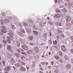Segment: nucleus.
I'll list each match as a JSON object with an SVG mask.
<instances>
[{
    "label": "nucleus",
    "instance_id": "393cba45",
    "mask_svg": "<svg viewBox=\"0 0 73 73\" xmlns=\"http://www.w3.org/2000/svg\"><path fill=\"white\" fill-rule=\"evenodd\" d=\"M18 34H19V35L20 36H21L22 37H23V36H24L23 35V33H21L20 32H18Z\"/></svg>",
    "mask_w": 73,
    "mask_h": 73
},
{
    "label": "nucleus",
    "instance_id": "0eeeda50",
    "mask_svg": "<svg viewBox=\"0 0 73 73\" xmlns=\"http://www.w3.org/2000/svg\"><path fill=\"white\" fill-rule=\"evenodd\" d=\"M22 48L23 49L26 50H28V47H27V46L26 45H23L22 46Z\"/></svg>",
    "mask_w": 73,
    "mask_h": 73
},
{
    "label": "nucleus",
    "instance_id": "a878e982",
    "mask_svg": "<svg viewBox=\"0 0 73 73\" xmlns=\"http://www.w3.org/2000/svg\"><path fill=\"white\" fill-rule=\"evenodd\" d=\"M1 28L2 29H6V28L4 26H2L1 27Z\"/></svg>",
    "mask_w": 73,
    "mask_h": 73
},
{
    "label": "nucleus",
    "instance_id": "2f4dec72",
    "mask_svg": "<svg viewBox=\"0 0 73 73\" xmlns=\"http://www.w3.org/2000/svg\"><path fill=\"white\" fill-rule=\"evenodd\" d=\"M55 58L56 59V60H57L60 57L58 56H55Z\"/></svg>",
    "mask_w": 73,
    "mask_h": 73
},
{
    "label": "nucleus",
    "instance_id": "864d4df0",
    "mask_svg": "<svg viewBox=\"0 0 73 73\" xmlns=\"http://www.w3.org/2000/svg\"><path fill=\"white\" fill-rule=\"evenodd\" d=\"M22 32L24 33V32H25V31H24V30L23 29H22Z\"/></svg>",
    "mask_w": 73,
    "mask_h": 73
},
{
    "label": "nucleus",
    "instance_id": "6e6552de",
    "mask_svg": "<svg viewBox=\"0 0 73 73\" xmlns=\"http://www.w3.org/2000/svg\"><path fill=\"white\" fill-rule=\"evenodd\" d=\"M61 17V15L59 14H56L55 15V18H60Z\"/></svg>",
    "mask_w": 73,
    "mask_h": 73
},
{
    "label": "nucleus",
    "instance_id": "13d9d810",
    "mask_svg": "<svg viewBox=\"0 0 73 73\" xmlns=\"http://www.w3.org/2000/svg\"><path fill=\"white\" fill-rule=\"evenodd\" d=\"M1 65H2V63L0 61V66H1Z\"/></svg>",
    "mask_w": 73,
    "mask_h": 73
},
{
    "label": "nucleus",
    "instance_id": "a211bd4d",
    "mask_svg": "<svg viewBox=\"0 0 73 73\" xmlns=\"http://www.w3.org/2000/svg\"><path fill=\"white\" fill-rule=\"evenodd\" d=\"M33 27L34 29H35V30H37V27H36L35 25H33Z\"/></svg>",
    "mask_w": 73,
    "mask_h": 73
},
{
    "label": "nucleus",
    "instance_id": "b1692460",
    "mask_svg": "<svg viewBox=\"0 0 73 73\" xmlns=\"http://www.w3.org/2000/svg\"><path fill=\"white\" fill-rule=\"evenodd\" d=\"M15 66L17 67H18V66H20V64L19 63H17L15 64Z\"/></svg>",
    "mask_w": 73,
    "mask_h": 73
},
{
    "label": "nucleus",
    "instance_id": "7c9ffc66",
    "mask_svg": "<svg viewBox=\"0 0 73 73\" xmlns=\"http://www.w3.org/2000/svg\"><path fill=\"white\" fill-rule=\"evenodd\" d=\"M48 41L49 44H52V40L51 39L49 40Z\"/></svg>",
    "mask_w": 73,
    "mask_h": 73
},
{
    "label": "nucleus",
    "instance_id": "8fccbe9b",
    "mask_svg": "<svg viewBox=\"0 0 73 73\" xmlns=\"http://www.w3.org/2000/svg\"><path fill=\"white\" fill-rule=\"evenodd\" d=\"M66 1L67 2H68L69 4H70V0H66Z\"/></svg>",
    "mask_w": 73,
    "mask_h": 73
},
{
    "label": "nucleus",
    "instance_id": "6ab92c4d",
    "mask_svg": "<svg viewBox=\"0 0 73 73\" xmlns=\"http://www.w3.org/2000/svg\"><path fill=\"white\" fill-rule=\"evenodd\" d=\"M64 58L66 60H69V57H68V56H64Z\"/></svg>",
    "mask_w": 73,
    "mask_h": 73
},
{
    "label": "nucleus",
    "instance_id": "423d86ee",
    "mask_svg": "<svg viewBox=\"0 0 73 73\" xmlns=\"http://www.w3.org/2000/svg\"><path fill=\"white\" fill-rule=\"evenodd\" d=\"M25 29L26 30L27 32L28 33H30L31 32V29L29 28H25Z\"/></svg>",
    "mask_w": 73,
    "mask_h": 73
},
{
    "label": "nucleus",
    "instance_id": "37998d69",
    "mask_svg": "<svg viewBox=\"0 0 73 73\" xmlns=\"http://www.w3.org/2000/svg\"><path fill=\"white\" fill-rule=\"evenodd\" d=\"M64 5L65 6V7H68V4H67V3H65V4H64Z\"/></svg>",
    "mask_w": 73,
    "mask_h": 73
},
{
    "label": "nucleus",
    "instance_id": "1a4fd4ad",
    "mask_svg": "<svg viewBox=\"0 0 73 73\" xmlns=\"http://www.w3.org/2000/svg\"><path fill=\"white\" fill-rule=\"evenodd\" d=\"M34 50L36 53H38V49L36 47H35Z\"/></svg>",
    "mask_w": 73,
    "mask_h": 73
},
{
    "label": "nucleus",
    "instance_id": "6e6d98bb",
    "mask_svg": "<svg viewBox=\"0 0 73 73\" xmlns=\"http://www.w3.org/2000/svg\"><path fill=\"white\" fill-rule=\"evenodd\" d=\"M27 69H29V67L28 66H27Z\"/></svg>",
    "mask_w": 73,
    "mask_h": 73
},
{
    "label": "nucleus",
    "instance_id": "dca6fc26",
    "mask_svg": "<svg viewBox=\"0 0 73 73\" xmlns=\"http://www.w3.org/2000/svg\"><path fill=\"white\" fill-rule=\"evenodd\" d=\"M61 10H62L64 12H66L67 11V10L65 8H63V9H61Z\"/></svg>",
    "mask_w": 73,
    "mask_h": 73
},
{
    "label": "nucleus",
    "instance_id": "412c9836",
    "mask_svg": "<svg viewBox=\"0 0 73 73\" xmlns=\"http://www.w3.org/2000/svg\"><path fill=\"white\" fill-rule=\"evenodd\" d=\"M22 66H25V64L24 62H22L21 63Z\"/></svg>",
    "mask_w": 73,
    "mask_h": 73
},
{
    "label": "nucleus",
    "instance_id": "3c124183",
    "mask_svg": "<svg viewBox=\"0 0 73 73\" xmlns=\"http://www.w3.org/2000/svg\"><path fill=\"white\" fill-rule=\"evenodd\" d=\"M8 18L9 19H10V20H11L12 19V17H9Z\"/></svg>",
    "mask_w": 73,
    "mask_h": 73
},
{
    "label": "nucleus",
    "instance_id": "0e129e2a",
    "mask_svg": "<svg viewBox=\"0 0 73 73\" xmlns=\"http://www.w3.org/2000/svg\"><path fill=\"white\" fill-rule=\"evenodd\" d=\"M71 24L70 23H69L68 26H69V27H71Z\"/></svg>",
    "mask_w": 73,
    "mask_h": 73
},
{
    "label": "nucleus",
    "instance_id": "aec40b11",
    "mask_svg": "<svg viewBox=\"0 0 73 73\" xmlns=\"http://www.w3.org/2000/svg\"><path fill=\"white\" fill-rule=\"evenodd\" d=\"M7 48L8 49V50H10L11 49V46L8 45Z\"/></svg>",
    "mask_w": 73,
    "mask_h": 73
},
{
    "label": "nucleus",
    "instance_id": "f8f14e48",
    "mask_svg": "<svg viewBox=\"0 0 73 73\" xmlns=\"http://www.w3.org/2000/svg\"><path fill=\"white\" fill-rule=\"evenodd\" d=\"M32 50H28L26 52V53H27V54H31V53H32Z\"/></svg>",
    "mask_w": 73,
    "mask_h": 73
},
{
    "label": "nucleus",
    "instance_id": "bf43d9fd",
    "mask_svg": "<svg viewBox=\"0 0 73 73\" xmlns=\"http://www.w3.org/2000/svg\"><path fill=\"white\" fill-rule=\"evenodd\" d=\"M7 23H9V22L10 21L8 19L7 20Z\"/></svg>",
    "mask_w": 73,
    "mask_h": 73
},
{
    "label": "nucleus",
    "instance_id": "ea45409f",
    "mask_svg": "<svg viewBox=\"0 0 73 73\" xmlns=\"http://www.w3.org/2000/svg\"><path fill=\"white\" fill-rule=\"evenodd\" d=\"M3 42L4 44H6V43H7V42H6V40H3Z\"/></svg>",
    "mask_w": 73,
    "mask_h": 73
},
{
    "label": "nucleus",
    "instance_id": "338daca9",
    "mask_svg": "<svg viewBox=\"0 0 73 73\" xmlns=\"http://www.w3.org/2000/svg\"><path fill=\"white\" fill-rule=\"evenodd\" d=\"M56 69H58V68H59V66H56Z\"/></svg>",
    "mask_w": 73,
    "mask_h": 73
},
{
    "label": "nucleus",
    "instance_id": "f704fd0d",
    "mask_svg": "<svg viewBox=\"0 0 73 73\" xmlns=\"http://www.w3.org/2000/svg\"><path fill=\"white\" fill-rule=\"evenodd\" d=\"M7 57L8 58H11V56L10 54H9L7 55Z\"/></svg>",
    "mask_w": 73,
    "mask_h": 73
},
{
    "label": "nucleus",
    "instance_id": "f03ea898",
    "mask_svg": "<svg viewBox=\"0 0 73 73\" xmlns=\"http://www.w3.org/2000/svg\"><path fill=\"white\" fill-rule=\"evenodd\" d=\"M2 67L3 69H5V70L6 71H8L9 72V70H10L11 69V67H9V66L7 67L6 68H5V66H3Z\"/></svg>",
    "mask_w": 73,
    "mask_h": 73
},
{
    "label": "nucleus",
    "instance_id": "2eb2a0df",
    "mask_svg": "<svg viewBox=\"0 0 73 73\" xmlns=\"http://www.w3.org/2000/svg\"><path fill=\"white\" fill-rule=\"evenodd\" d=\"M23 23H18L19 25L21 28L23 27Z\"/></svg>",
    "mask_w": 73,
    "mask_h": 73
},
{
    "label": "nucleus",
    "instance_id": "e433bc0d",
    "mask_svg": "<svg viewBox=\"0 0 73 73\" xmlns=\"http://www.w3.org/2000/svg\"><path fill=\"white\" fill-rule=\"evenodd\" d=\"M16 57H19V56H20V55L19 54H15V53Z\"/></svg>",
    "mask_w": 73,
    "mask_h": 73
},
{
    "label": "nucleus",
    "instance_id": "ddd939ff",
    "mask_svg": "<svg viewBox=\"0 0 73 73\" xmlns=\"http://www.w3.org/2000/svg\"><path fill=\"white\" fill-rule=\"evenodd\" d=\"M20 69L21 70H23V71H25L26 70L25 68L24 67H21Z\"/></svg>",
    "mask_w": 73,
    "mask_h": 73
},
{
    "label": "nucleus",
    "instance_id": "49530a36",
    "mask_svg": "<svg viewBox=\"0 0 73 73\" xmlns=\"http://www.w3.org/2000/svg\"><path fill=\"white\" fill-rule=\"evenodd\" d=\"M60 62L63 63V61L61 59H60Z\"/></svg>",
    "mask_w": 73,
    "mask_h": 73
},
{
    "label": "nucleus",
    "instance_id": "4c0bfd02",
    "mask_svg": "<svg viewBox=\"0 0 73 73\" xmlns=\"http://www.w3.org/2000/svg\"><path fill=\"white\" fill-rule=\"evenodd\" d=\"M1 22L2 23V24H4V22L3 20H1Z\"/></svg>",
    "mask_w": 73,
    "mask_h": 73
},
{
    "label": "nucleus",
    "instance_id": "f3484780",
    "mask_svg": "<svg viewBox=\"0 0 73 73\" xmlns=\"http://www.w3.org/2000/svg\"><path fill=\"white\" fill-rule=\"evenodd\" d=\"M71 66V65L68 64L66 66V68H68V69H70Z\"/></svg>",
    "mask_w": 73,
    "mask_h": 73
},
{
    "label": "nucleus",
    "instance_id": "39448f33",
    "mask_svg": "<svg viewBox=\"0 0 73 73\" xmlns=\"http://www.w3.org/2000/svg\"><path fill=\"white\" fill-rule=\"evenodd\" d=\"M61 48L62 49V50L63 51V52H66V48L65 46L64 45H62L61 46Z\"/></svg>",
    "mask_w": 73,
    "mask_h": 73
},
{
    "label": "nucleus",
    "instance_id": "473e14b6",
    "mask_svg": "<svg viewBox=\"0 0 73 73\" xmlns=\"http://www.w3.org/2000/svg\"><path fill=\"white\" fill-rule=\"evenodd\" d=\"M60 8H64V6L63 5H60Z\"/></svg>",
    "mask_w": 73,
    "mask_h": 73
},
{
    "label": "nucleus",
    "instance_id": "5fc2aeb1",
    "mask_svg": "<svg viewBox=\"0 0 73 73\" xmlns=\"http://www.w3.org/2000/svg\"><path fill=\"white\" fill-rule=\"evenodd\" d=\"M41 64H42V65H45V63L44 62H41Z\"/></svg>",
    "mask_w": 73,
    "mask_h": 73
},
{
    "label": "nucleus",
    "instance_id": "774afa93",
    "mask_svg": "<svg viewBox=\"0 0 73 73\" xmlns=\"http://www.w3.org/2000/svg\"><path fill=\"white\" fill-rule=\"evenodd\" d=\"M71 52L73 53V49H72L71 51Z\"/></svg>",
    "mask_w": 73,
    "mask_h": 73
},
{
    "label": "nucleus",
    "instance_id": "69168bd1",
    "mask_svg": "<svg viewBox=\"0 0 73 73\" xmlns=\"http://www.w3.org/2000/svg\"><path fill=\"white\" fill-rule=\"evenodd\" d=\"M71 24L70 23H69L68 26H69V27H71Z\"/></svg>",
    "mask_w": 73,
    "mask_h": 73
},
{
    "label": "nucleus",
    "instance_id": "7ed1b4c3",
    "mask_svg": "<svg viewBox=\"0 0 73 73\" xmlns=\"http://www.w3.org/2000/svg\"><path fill=\"white\" fill-rule=\"evenodd\" d=\"M67 23H69V22L71 21V18L69 16H68L66 19Z\"/></svg>",
    "mask_w": 73,
    "mask_h": 73
},
{
    "label": "nucleus",
    "instance_id": "79ce46f5",
    "mask_svg": "<svg viewBox=\"0 0 73 73\" xmlns=\"http://www.w3.org/2000/svg\"><path fill=\"white\" fill-rule=\"evenodd\" d=\"M14 20H17V19L16 17H14Z\"/></svg>",
    "mask_w": 73,
    "mask_h": 73
},
{
    "label": "nucleus",
    "instance_id": "052dcab7",
    "mask_svg": "<svg viewBox=\"0 0 73 73\" xmlns=\"http://www.w3.org/2000/svg\"><path fill=\"white\" fill-rule=\"evenodd\" d=\"M51 62L52 65H53V64H54V63L53 62Z\"/></svg>",
    "mask_w": 73,
    "mask_h": 73
},
{
    "label": "nucleus",
    "instance_id": "09e8293b",
    "mask_svg": "<svg viewBox=\"0 0 73 73\" xmlns=\"http://www.w3.org/2000/svg\"><path fill=\"white\" fill-rule=\"evenodd\" d=\"M12 67H13V68H14V70H15V69H16V67H15V66H12Z\"/></svg>",
    "mask_w": 73,
    "mask_h": 73
},
{
    "label": "nucleus",
    "instance_id": "72a5a7b5",
    "mask_svg": "<svg viewBox=\"0 0 73 73\" xmlns=\"http://www.w3.org/2000/svg\"><path fill=\"white\" fill-rule=\"evenodd\" d=\"M58 32L59 33H62V31H61V30H58Z\"/></svg>",
    "mask_w": 73,
    "mask_h": 73
},
{
    "label": "nucleus",
    "instance_id": "de8ad7c7",
    "mask_svg": "<svg viewBox=\"0 0 73 73\" xmlns=\"http://www.w3.org/2000/svg\"><path fill=\"white\" fill-rule=\"evenodd\" d=\"M30 45H31L33 46V45H34V44L33 43H30L29 44Z\"/></svg>",
    "mask_w": 73,
    "mask_h": 73
},
{
    "label": "nucleus",
    "instance_id": "cd10ccee",
    "mask_svg": "<svg viewBox=\"0 0 73 73\" xmlns=\"http://www.w3.org/2000/svg\"><path fill=\"white\" fill-rule=\"evenodd\" d=\"M29 39L31 41H32V39H33V36H29Z\"/></svg>",
    "mask_w": 73,
    "mask_h": 73
},
{
    "label": "nucleus",
    "instance_id": "20e7f679",
    "mask_svg": "<svg viewBox=\"0 0 73 73\" xmlns=\"http://www.w3.org/2000/svg\"><path fill=\"white\" fill-rule=\"evenodd\" d=\"M12 40V39L10 37H7V42L9 44H11V41Z\"/></svg>",
    "mask_w": 73,
    "mask_h": 73
},
{
    "label": "nucleus",
    "instance_id": "c9c22d12",
    "mask_svg": "<svg viewBox=\"0 0 73 73\" xmlns=\"http://www.w3.org/2000/svg\"><path fill=\"white\" fill-rule=\"evenodd\" d=\"M2 62L3 64V65L4 66H5V61H3Z\"/></svg>",
    "mask_w": 73,
    "mask_h": 73
},
{
    "label": "nucleus",
    "instance_id": "4468645a",
    "mask_svg": "<svg viewBox=\"0 0 73 73\" xmlns=\"http://www.w3.org/2000/svg\"><path fill=\"white\" fill-rule=\"evenodd\" d=\"M11 28L12 29H15V25L13 24H11Z\"/></svg>",
    "mask_w": 73,
    "mask_h": 73
},
{
    "label": "nucleus",
    "instance_id": "c85d7f7f",
    "mask_svg": "<svg viewBox=\"0 0 73 73\" xmlns=\"http://www.w3.org/2000/svg\"><path fill=\"white\" fill-rule=\"evenodd\" d=\"M56 24L57 25H58V26H60V25H61V23H60V22H58Z\"/></svg>",
    "mask_w": 73,
    "mask_h": 73
},
{
    "label": "nucleus",
    "instance_id": "e2e57ef3",
    "mask_svg": "<svg viewBox=\"0 0 73 73\" xmlns=\"http://www.w3.org/2000/svg\"><path fill=\"white\" fill-rule=\"evenodd\" d=\"M21 58L23 60V56L21 57Z\"/></svg>",
    "mask_w": 73,
    "mask_h": 73
},
{
    "label": "nucleus",
    "instance_id": "9d476101",
    "mask_svg": "<svg viewBox=\"0 0 73 73\" xmlns=\"http://www.w3.org/2000/svg\"><path fill=\"white\" fill-rule=\"evenodd\" d=\"M28 21L29 23H30L31 24H33V21L31 19H29V21Z\"/></svg>",
    "mask_w": 73,
    "mask_h": 73
},
{
    "label": "nucleus",
    "instance_id": "a18cd8bd",
    "mask_svg": "<svg viewBox=\"0 0 73 73\" xmlns=\"http://www.w3.org/2000/svg\"><path fill=\"white\" fill-rule=\"evenodd\" d=\"M39 20H40V19H38L36 20V22H38V21H39Z\"/></svg>",
    "mask_w": 73,
    "mask_h": 73
},
{
    "label": "nucleus",
    "instance_id": "4be33fe9",
    "mask_svg": "<svg viewBox=\"0 0 73 73\" xmlns=\"http://www.w3.org/2000/svg\"><path fill=\"white\" fill-rule=\"evenodd\" d=\"M55 11L57 13H59L60 12V10L58 9H57L56 10H55Z\"/></svg>",
    "mask_w": 73,
    "mask_h": 73
},
{
    "label": "nucleus",
    "instance_id": "c03bdc74",
    "mask_svg": "<svg viewBox=\"0 0 73 73\" xmlns=\"http://www.w3.org/2000/svg\"><path fill=\"white\" fill-rule=\"evenodd\" d=\"M18 52H19V53H20L21 52V51L20 50V49H18L17 50Z\"/></svg>",
    "mask_w": 73,
    "mask_h": 73
},
{
    "label": "nucleus",
    "instance_id": "58836bf2",
    "mask_svg": "<svg viewBox=\"0 0 73 73\" xmlns=\"http://www.w3.org/2000/svg\"><path fill=\"white\" fill-rule=\"evenodd\" d=\"M25 27H28V24L27 23H25Z\"/></svg>",
    "mask_w": 73,
    "mask_h": 73
},
{
    "label": "nucleus",
    "instance_id": "c756f323",
    "mask_svg": "<svg viewBox=\"0 0 73 73\" xmlns=\"http://www.w3.org/2000/svg\"><path fill=\"white\" fill-rule=\"evenodd\" d=\"M17 45L18 47H19V46H20V42H17Z\"/></svg>",
    "mask_w": 73,
    "mask_h": 73
},
{
    "label": "nucleus",
    "instance_id": "5701e85b",
    "mask_svg": "<svg viewBox=\"0 0 73 73\" xmlns=\"http://www.w3.org/2000/svg\"><path fill=\"white\" fill-rule=\"evenodd\" d=\"M53 44L55 45H57V41L56 40L53 41Z\"/></svg>",
    "mask_w": 73,
    "mask_h": 73
},
{
    "label": "nucleus",
    "instance_id": "f257e3e1",
    "mask_svg": "<svg viewBox=\"0 0 73 73\" xmlns=\"http://www.w3.org/2000/svg\"><path fill=\"white\" fill-rule=\"evenodd\" d=\"M1 31L2 32L4 33H6L7 32L9 35H11L12 36L13 35V33L12 31L10 29H8L7 31L5 29H2Z\"/></svg>",
    "mask_w": 73,
    "mask_h": 73
},
{
    "label": "nucleus",
    "instance_id": "9b49d317",
    "mask_svg": "<svg viewBox=\"0 0 73 73\" xmlns=\"http://www.w3.org/2000/svg\"><path fill=\"white\" fill-rule=\"evenodd\" d=\"M48 23L52 26H53V23L50 21H48Z\"/></svg>",
    "mask_w": 73,
    "mask_h": 73
},
{
    "label": "nucleus",
    "instance_id": "4d7b16f0",
    "mask_svg": "<svg viewBox=\"0 0 73 73\" xmlns=\"http://www.w3.org/2000/svg\"><path fill=\"white\" fill-rule=\"evenodd\" d=\"M2 46L1 44H0V49H1L2 48Z\"/></svg>",
    "mask_w": 73,
    "mask_h": 73
},
{
    "label": "nucleus",
    "instance_id": "680f3d73",
    "mask_svg": "<svg viewBox=\"0 0 73 73\" xmlns=\"http://www.w3.org/2000/svg\"><path fill=\"white\" fill-rule=\"evenodd\" d=\"M61 37H63L64 36V35H63V34H61Z\"/></svg>",
    "mask_w": 73,
    "mask_h": 73
},
{
    "label": "nucleus",
    "instance_id": "603ef678",
    "mask_svg": "<svg viewBox=\"0 0 73 73\" xmlns=\"http://www.w3.org/2000/svg\"><path fill=\"white\" fill-rule=\"evenodd\" d=\"M54 2L55 3H57V0H55Z\"/></svg>",
    "mask_w": 73,
    "mask_h": 73
},
{
    "label": "nucleus",
    "instance_id": "bb28decb",
    "mask_svg": "<svg viewBox=\"0 0 73 73\" xmlns=\"http://www.w3.org/2000/svg\"><path fill=\"white\" fill-rule=\"evenodd\" d=\"M43 37L44 38H46L47 37V35H46V34L45 33L43 34Z\"/></svg>",
    "mask_w": 73,
    "mask_h": 73
},
{
    "label": "nucleus",
    "instance_id": "a19ab883",
    "mask_svg": "<svg viewBox=\"0 0 73 73\" xmlns=\"http://www.w3.org/2000/svg\"><path fill=\"white\" fill-rule=\"evenodd\" d=\"M70 38H71V40H72L71 41V42H73V36L70 37Z\"/></svg>",
    "mask_w": 73,
    "mask_h": 73
}]
</instances>
